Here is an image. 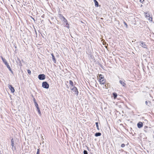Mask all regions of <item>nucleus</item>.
<instances>
[{"label":"nucleus","mask_w":154,"mask_h":154,"mask_svg":"<svg viewBox=\"0 0 154 154\" xmlns=\"http://www.w3.org/2000/svg\"><path fill=\"white\" fill-rule=\"evenodd\" d=\"M137 43L138 45L139 44V45L143 48H147V46L145 42L140 41L139 42H137Z\"/></svg>","instance_id":"f257e3e1"},{"label":"nucleus","mask_w":154,"mask_h":154,"mask_svg":"<svg viewBox=\"0 0 154 154\" xmlns=\"http://www.w3.org/2000/svg\"><path fill=\"white\" fill-rule=\"evenodd\" d=\"M70 88L72 91L75 93V94H76V96H78L79 92L77 88L76 87H73L72 88L71 87Z\"/></svg>","instance_id":"f03ea898"},{"label":"nucleus","mask_w":154,"mask_h":154,"mask_svg":"<svg viewBox=\"0 0 154 154\" xmlns=\"http://www.w3.org/2000/svg\"><path fill=\"white\" fill-rule=\"evenodd\" d=\"M42 87L48 89L49 88V85L46 82H44L42 83Z\"/></svg>","instance_id":"7ed1b4c3"},{"label":"nucleus","mask_w":154,"mask_h":154,"mask_svg":"<svg viewBox=\"0 0 154 154\" xmlns=\"http://www.w3.org/2000/svg\"><path fill=\"white\" fill-rule=\"evenodd\" d=\"M38 78L40 80H43L45 79V76L44 74H41L38 75Z\"/></svg>","instance_id":"20e7f679"},{"label":"nucleus","mask_w":154,"mask_h":154,"mask_svg":"<svg viewBox=\"0 0 154 154\" xmlns=\"http://www.w3.org/2000/svg\"><path fill=\"white\" fill-rule=\"evenodd\" d=\"M145 17L148 18L149 20L150 21H152V18L150 17V15L149 13H146L145 15Z\"/></svg>","instance_id":"39448f33"},{"label":"nucleus","mask_w":154,"mask_h":154,"mask_svg":"<svg viewBox=\"0 0 154 154\" xmlns=\"http://www.w3.org/2000/svg\"><path fill=\"white\" fill-rule=\"evenodd\" d=\"M11 146H12V149L13 150H15L16 147L15 146H14V142L13 138L11 139Z\"/></svg>","instance_id":"423d86ee"},{"label":"nucleus","mask_w":154,"mask_h":154,"mask_svg":"<svg viewBox=\"0 0 154 154\" xmlns=\"http://www.w3.org/2000/svg\"><path fill=\"white\" fill-rule=\"evenodd\" d=\"M8 87L9 88V89L11 91V92L12 93H14L15 90L14 88V87L11 85H8Z\"/></svg>","instance_id":"0eeeda50"},{"label":"nucleus","mask_w":154,"mask_h":154,"mask_svg":"<svg viewBox=\"0 0 154 154\" xmlns=\"http://www.w3.org/2000/svg\"><path fill=\"white\" fill-rule=\"evenodd\" d=\"M61 17L62 18V20L66 24H68V22L67 20L65 18V17L61 15H60Z\"/></svg>","instance_id":"6e6552de"},{"label":"nucleus","mask_w":154,"mask_h":154,"mask_svg":"<svg viewBox=\"0 0 154 154\" xmlns=\"http://www.w3.org/2000/svg\"><path fill=\"white\" fill-rule=\"evenodd\" d=\"M99 82L100 84L102 85H104L105 83V80L104 79H100Z\"/></svg>","instance_id":"1a4fd4ad"},{"label":"nucleus","mask_w":154,"mask_h":154,"mask_svg":"<svg viewBox=\"0 0 154 154\" xmlns=\"http://www.w3.org/2000/svg\"><path fill=\"white\" fill-rule=\"evenodd\" d=\"M137 126L138 128H140L143 126V123L141 122H138L137 124Z\"/></svg>","instance_id":"9d476101"},{"label":"nucleus","mask_w":154,"mask_h":154,"mask_svg":"<svg viewBox=\"0 0 154 154\" xmlns=\"http://www.w3.org/2000/svg\"><path fill=\"white\" fill-rule=\"evenodd\" d=\"M125 82V81L124 80L123 81L120 80L119 81V82L122 85V86H125L126 85Z\"/></svg>","instance_id":"9b49d317"},{"label":"nucleus","mask_w":154,"mask_h":154,"mask_svg":"<svg viewBox=\"0 0 154 154\" xmlns=\"http://www.w3.org/2000/svg\"><path fill=\"white\" fill-rule=\"evenodd\" d=\"M94 1L95 3V5L96 7H98L99 6V4L97 1L96 0H94Z\"/></svg>","instance_id":"f8f14e48"},{"label":"nucleus","mask_w":154,"mask_h":154,"mask_svg":"<svg viewBox=\"0 0 154 154\" xmlns=\"http://www.w3.org/2000/svg\"><path fill=\"white\" fill-rule=\"evenodd\" d=\"M51 55L52 56V59L53 61H54V63H56V59H55L54 56V55H53V54H51Z\"/></svg>","instance_id":"ddd939ff"},{"label":"nucleus","mask_w":154,"mask_h":154,"mask_svg":"<svg viewBox=\"0 0 154 154\" xmlns=\"http://www.w3.org/2000/svg\"><path fill=\"white\" fill-rule=\"evenodd\" d=\"M6 66H7V68L9 69V70L11 72H13V71H12V70L10 66L8 64V63L7 64H6Z\"/></svg>","instance_id":"4468645a"},{"label":"nucleus","mask_w":154,"mask_h":154,"mask_svg":"<svg viewBox=\"0 0 154 154\" xmlns=\"http://www.w3.org/2000/svg\"><path fill=\"white\" fill-rule=\"evenodd\" d=\"M101 134L100 132L96 133L95 134V136L96 137L100 136L101 135Z\"/></svg>","instance_id":"2eb2a0df"},{"label":"nucleus","mask_w":154,"mask_h":154,"mask_svg":"<svg viewBox=\"0 0 154 154\" xmlns=\"http://www.w3.org/2000/svg\"><path fill=\"white\" fill-rule=\"evenodd\" d=\"M113 96L114 99H115L117 97V94L116 93L114 92L113 93Z\"/></svg>","instance_id":"dca6fc26"},{"label":"nucleus","mask_w":154,"mask_h":154,"mask_svg":"<svg viewBox=\"0 0 154 154\" xmlns=\"http://www.w3.org/2000/svg\"><path fill=\"white\" fill-rule=\"evenodd\" d=\"M69 83L72 86V88L74 87L73 86V83L72 80L69 81Z\"/></svg>","instance_id":"f3484780"},{"label":"nucleus","mask_w":154,"mask_h":154,"mask_svg":"<svg viewBox=\"0 0 154 154\" xmlns=\"http://www.w3.org/2000/svg\"><path fill=\"white\" fill-rule=\"evenodd\" d=\"M99 80H100V79H104V77H103V75L101 74L100 75H99Z\"/></svg>","instance_id":"a211bd4d"},{"label":"nucleus","mask_w":154,"mask_h":154,"mask_svg":"<svg viewBox=\"0 0 154 154\" xmlns=\"http://www.w3.org/2000/svg\"><path fill=\"white\" fill-rule=\"evenodd\" d=\"M37 109V110L38 111V114H39V115H40V116H41V115H42V114H41V112L40 111V109L39 108H38Z\"/></svg>","instance_id":"6ab92c4d"},{"label":"nucleus","mask_w":154,"mask_h":154,"mask_svg":"<svg viewBox=\"0 0 154 154\" xmlns=\"http://www.w3.org/2000/svg\"><path fill=\"white\" fill-rule=\"evenodd\" d=\"M95 124L97 127V129L98 130H99V128L98 123V122H96Z\"/></svg>","instance_id":"aec40b11"},{"label":"nucleus","mask_w":154,"mask_h":154,"mask_svg":"<svg viewBox=\"0 0 154 154\" xmlns=\"http://www.w3.org/2000/svg\"><path fill=\"white\" fill-rule=\"evenodd\" d=\"M2 61L5 65L7 64L8 63V62L5 59H4L3 60H2Z\"/></svg>","instance_id":"412c9836"},{"label":"nucleus","mask_w":154,"mask_h":154,"mask_svg":"<svg viewBox=\"0 0 154 154\" xmlns=\"http://www.w3.org/2000/svg\"><path fill=\"white\" fill-rule=\"evenodd\" d=\"M148 102H149V104H148V102H147V101H146L145 103H146V105H148V106H149V104H151V102L150 101H149Z\"/></svg>","instance_id":"4be33fe9"},{"label":"nucleus","mask_w":154,"mask_h":154,"mask_svg":"<svg viewBox=\"0 0 154 154\" xmlns=\"http://www.w3.org/2000/svg\"><path fill=\"white\" fill-rule=\"evenodd\" d=\"M34 104H35V106L36 107V108H37V109L39 108L38 107V105L37 102L35 103H34Z\"/></svg>","instance_id":"5701e85b"},{"label":"nucleus","mask_w":154,"mask_h":154,"mask_svg":"<svg viewBox=\"0 0 154 154\" xmlns=\"http://www.w3.org/2000/svg\"><path fill=\"white\" fill-rule=\"evenodd\" d=\"M27 72L30 75L31 74V72L30 70L28 69L27 70Z\"/></svg>","instance_id":"b1692460"},{"label":"nucleus","mask_w":154,"mask_h":154,"mask_svg":"<svg viewBox=\"0 0 154 154\" xmlns=\"http://www.w3.org/2000/svg\"><path fill=\"white\" fill-rule=\"evenodd\" d=\"M83 154H88L87 151L86 150H84L83 151Z\"/></svg>","instance_id":"393cba45"},{"label":"nucleus","mask_w":154,"mask_h":154,"mask_svg":"<svg viewBox=\"0 0 154 154\" xmlns=\"http://www.w3.org/2000/svg\"><path fill=\"white\" fill-rule=\"evenodd\" d=\"M108 85L107 84H105V85L104 86H103V88H107Z\"/></svg>","instance_id":"a878e982"},{"label":"nucleus","mask_w":154,"mask_h":154,"mask_svg":"<svg viewBox=\"0 0 154 154\" xmlns=\"http://www.w3.org/2000/svg\"><path fill=\"white\" fill-rule=\"evenodd\" d=\"M32 96L33 98V100L34 103H35L36 102V100H35V98L32 95Z\"/></svg>","instance_id":"bb28decb"},{"label":"nucleus","mask_w":154,"mask_h":154,"mask_svg":"<svg viewBox=\"0 0 154 154\" xmlns=\"http://www.w3.org/2000/svg\"><path fill=\"white\" fill-rule=\"evenodd\" d=\"M125 146V145L124 143H122L121 145V147H124Z\"/></svg>","instance_id":"cd10ccee"},{"label":"nucleus","mask_w":154,"mask_h":154,"mask_svg":"<svg viewBox=\"0 0 154 154\" xmlns=\"http://www.w3.org/2000/svg\"><path fill=\"white\" fill-rule=\"evenodd\" d=\"M36 154H39V149H37V152Z\"/></svg>","instance_id":"c85d7f7f"},{"label":"nucleus","mask_w":154,"mask_h":154,"mask_svg":"<svg viewBox=\"0 0 154 154\" xmlns=\"http://www.w3.org/2000/svg\"><path fill=\"white\" fill-rule=\"evenodd\" d=\"M66 27L67 28H69V25L68 24H68H66Z\"/></svg>","instance_id":"c756f323"},{"label":"nucleus","mask_w":154,"mask_h":154,"mask_svg":"<svg viewBox=\"0 0 154 154\" xmlns=\"http://www.w3.org/2000/svg\"><path fill=\"white\" fill-rule=\"evenodd\" d=\"M144 0H140V2L141 3H143V2L144 1Z\"/></svg>","instance_id":"7c9ffc66"},{"label":"nucleus","mask_w":154,"mask_h":154,"mask_svg":"<svg viewBox=\"0 0 154 154\" xmlns=\"http://www.w3.org/2000/svg\"><path fill=\"white\" fill-rule=\"evenodd\" d=\"M1 57L2 60H3L5 59L2 56H1Z\"/></svg>","instance_id":"2f4dec72"},{"label":"nucleus","mask_w":154,"mask_h":154,"mask_svg":"<svg viewBox=\"0 0 154 154\" xmlns=\"http://www.w3.org/2000/svg\"><path fill=\"white\" fill-rule=\"evenodd\" d=\"M32 19H33V20L34 21H35V19H34V18H33V17H32Z\"/></svg>","instance_id":"473e14b6"},{"label":"nucleus","mask_w":154,"mask_h":154,"mask_svg":"<svg viewBox=\"0 0 154 154\" xmlns=\"http://www.w3.org/2000/svg\"><path fill=\"white\" fill-rule=\"evenodd\" d=\"M44 14H43V15L41 17H42V18H44Z\"/></svg>","instance_id":"72a5a7b5"},{"label":"nucleus","mask_w":154,"mask_h":154,"mask_svg":"<svg viewBox=\"0 0 154 154\" xmlns=\"http://www.w3.org/2000/svg\"><path fill=\"white\" fill-rule=\"evenodd\" d=\"M147 128V126H145L144 127V128L145 129V128Z\"/></svg>","instance_id":"f704fd0d"},{"label":"nucleus","mask_w":154,"mask_h":154,"mask_svg":"<svg viewBox=\"0 0 154 154\" xmlns=\"http://www.w3.org/2000/svg\"><path fill=\"white\" fill-rule=\"evenodd\" d=\"M42 22H43V20H42Z\"/></svg>","instance_id":"c9c22d12"},{"label":"nucleus","mask_w":154,"mask_h":154,"mask_svg":"<svg viewBox=\"0 0 154 154\" xmlns=\"http://www.w3.org/2000/svg\"><path fill=\"white\" fill-rule=\"evenodd\" d=\"M153 133H154V131L153 132Z\"/></svg>","instance_id":"e433bc0d"}]
</instances>
